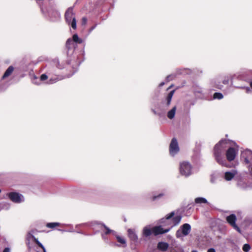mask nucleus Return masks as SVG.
<instances>
[{
    "mask_svg": "<svg viewBox=\"0 0 252 252\" xmlns=\"http://www.w3.org/2000/svg\"><path fill=\"white\" fill-rule=\"evenodd\" d=\"M175 215L174 212H171L167 214L165 218L161 219L159 223L163 226L166 227L165 228H169V231L175 226L177 225L181 221L182 216L178 215L174 217Z\"/></svg>",
    "mask_w": 252,
    "mask_h": 252,
    "instance_id": "obj_2",
    "label": "nucleus"
},
{
    "mask_svg": "<svg viewBox=\"0 0 252 252\" xmlns=\"http://www.w3.org/2000/svg\"><path fill=\"white\" fill-rule=\"evenodd\" d=\"M14 67L12 66H9L3 75L2 77V79H4L8 77L12 73Z\"/></svg>",
    "mask_w": 252,
    "mask_h": 252,
    "instance_id": "obj_21",
    "label": "nucleus"
},
{
    "mask_svg": "<svg viewBox=\"0 0 252 252\" xmlns=\"http://www.w3.org/2000/svg\"><path fill=\"white\" fill-rule=\"evenodd\" d=\"M192 92L195 96L201 98L203 96L202 89L197 85H193L192 88Z\"/></svg>",
    "mask_w": 252,
    "mask_h": 252,
    "instance_id": "obj_15",
    "label": "nucleus"
},
{
    "mask_svg": "<svg viewBox=\"0 0 252 252\" xmlns=\"http://www.w3.org/2000/svg\"><path fill=\"white\" fill-rule=\"evenodd\" d=\"M236 172L234 170L226 172L224 174V179L226 181L231 180L235 176Z\"/></svg>",
    "mask_w": 252,
    "mask_h": 252,
    "instance_id": "obj_18",
    "label": "nucleus"
},
{
    "mask_svg": "<svg viewBox=\"0 0 252 252\" xmlns=\"http://www.w3.org/2000/svg\"><path fill=\"white\" fill-rule=\"evenodd\" d=\"M191 166L188 162H183L180 164V172L185 177H188L191 174Z\"/></svg>",
    "mask_w": 252,
    "mask_h": 252,
    "instance_id": "obj_6",
    "label": "nucleus"
},
{
    "mask_svg": "<svg viewBox=\"0 0 252 252\" xmlns=\"http://www.w3.org/2000/svg\"><path fill=\"white\" fill-rule=\"evenodd\" d=\"M191 231V226L189 223H185L180 227V229L177 230L176 232L177 237H179L181 233L183 235H188Z\"/></svg>",
    "mask_w": 252,
    "mask_h": 252,
    "instance_id": "obj_9",
    "label": "nucleus"
},
{
    "mask_svg": "<svg viewBox=\"0 0 252 252\" xmlns=\"http://www.w3.org/2000/svg\"><path fill=\"white\" fill-rule=\"evenodd\" d=\"M220 177V174L218 173H214L211 175V182L212 183H215L217 179Z\"/></svg>",
    "mask_w": 252,
    "mask_h": 252,
    "instance_id": "obj_26",
    "label": "nucleus"
},
{
    "mask_svg": "<svg viewBox=\"0 0 252 252\" xmlns=\"http://www.w3.org/2000/svg\"><path fill=\"white\" fill-rule=\"evenodd\" d=\"M237 152L234 148L230 147L226 151V157L229 161H233L236 156Z\"/></svg>",
    "mask_w": 252,
    "mask_h": 252,
    "instance_id": "obj_14",
    "label": "nucleus"
},
{
    "mask_svg": "<svg viewBox=\"0 0 252 252\" xmlns=\"http://www.w3.org/2000/svg\"><path fill=\"white\" fill-rule=\"evenodd\" d=\"M60 225L59 222H49L46 224V226L50 228H54L56 226Z\"/></svg>",
    "mask_w": 252,
    "mask_h": 252,
    "instance_id": "obj_29",
    "label": "nucleus"
},
{
    "mask_svg": "<svg viewBox=\"0 0 252 252\" xmlns=\"http://www.w3.org/2000/svg\"><path fill=\"white\" fill-rule=\"evenodd\" d=\"M127 232L129 240L134 243H137L138 242V238L135 229L129 228L127 229Z\"/></svg>",
    "mask_w": 252,
    "mask_h": 252,
    "instance_id": "obj_13",
    "label": "nucleus"
},
{
    "mask_svg": "<svg viewBox=\"0 0 252 252\" xmlns=\"http://www.w3.org/2000/svg\"><path fill=\"white\" fill-rule=\"evenodd\" d=\"M179 151V148L177 139L172 138L169 146L170 154L172 156H174Z\"/></svg>",
    "mask_w": 252,
    "mask_h": 252,
    "instance_id": "obj_8",
    "label": "nucleus"
},
{
    "mask_svg": "<svg viewBox=\"0 0 252 252\" xmlns=\"http://www.w3.org/2000/svg\"><path fill=\"white\" fill-rule=\"evenodd\" d=\"M195 203L196 204L208 203L207 199L204 197H197L195 199Z\"/></svg>",
    "mask_w": 252,
    "mask_h": 252,
    "instance_id": "obj_25",
    "label": "nucleus"
},
{
    "mask_svg": "<svg viewBox=\"0 0 252 252\" xmlns=\"http://www.w3.org/2000/svg\"><path fill=\"white\" fill-rule=\"evenodd\" d=\"M176 77V75L174 74H171L166 76L165 80L166 82H169L173 80Z\"/></svg>",
    "mask_w": 252,
    "mask_h": 252,
    "instance_id": "obj_31",
    "label": "nucleus"
},
{
    "mask_svg": "<svg viewBox=\"0 0 252 252\" xmlns=\"http://www.w3.org/2000/svg\"><path fill=\"white\" fill-rule=\"evenodd\" d=\"M34 233V230H32L30 231H29L27 235V239L29 241L31 240V239H32L33 240H34V238H36L33 235V233Z\"/></svg>",
    "mask_w": 252,
    "mask_h": 252,
    "instance_id": "obj_28",
    "label": "nucleus"
},
{
    "mask_svg": "<svg viewBox=\"0 0 252 252\" xmlns=\"http://www.w3.org/2000/svg\"><path fill=\"white\" fill-rule=\"evenodd\" d=\"M43 252H46V250H45V251H43Z\"/></svg>",
    "mask_w": 252,
    "mask_h": 252,
    "instance_id": "obj_52",
    "label": "nucleus"
},
{
    "mask_svg": "<svg viewBox=\"0 0 252 252\" xmlns=\"http://www.w3.org/2000/svg\"><path fill=\"white\" fill-rule=\"evenodd\" d=\"M53 71V68H52L50 70H48L46 73L42 74L40 76V79L38 80V82L36 81V80H37V78L35 76L34 79H33L32 80L33 83L37 85H39L40 82L41 81H45L49 78V79L47 83L52 84L55 83L58 81L61 80L63 79V77L62 76H54Z\"/></svg>",
    "mask_w": 252,
    "mask_h": 252,
    "instance_id": "obj_3",
    "label": "nucleus"
},
{
    "mask_svg": "<svg viewBox=\"0 0 252 252\" xmlns=\"http://www.w3.org/2000/svg\"><path fill=\"white\" fill-rule=\"evenodd\" d=\"M112 246H119V245H117V244H116L115 243H112Z\"/></svg>",
    "mask_w": 252,
    "mask_h": 252,
    "instance_id": "obj_47",
    "label": "nucleus"
},
{
    "mask_svg": "<svg viewBox=\"0 0 252 252\" xmlns=\"http://www.w3.org/2000/svg\"><path fill=\"white\" fill-rule=\"evenodd\" d=\"M191 252H198L196 250H193L191 251Z\"/></svg>",
    "mask_w": 252,
    "mask_h": 252,
    "instance_id": "obj_49",
    "label": "nucleus"
},
{
    "mask_svg": "<svg viewBox=\"0 0 252 252\" xmlns=\"http://www.w3.org/2000/svg\"><path fill=\"white\" fill-rule=\"evenodd\" d=\"M250 86L252 88V81L250 82Z\"/></svg>",
    "mask_w": 252,
    "mask_h": 252,
    "instance_id": "obj_48",
    "label": "nucleus"
},
{
    "mask_svg": "<svg viewBox=\"0 0 252 252\" xmlns=\"http://www.w3.org/2000/svg\"><path fill=\"white\" fill-rule=\"evenodd\" d=\"M74 43L71 38H69L66 41V47L68 50L75 48Z\"/></svg>",
    "mask_w": 252,
    "mask_h": 252,
    "instance_id": "obj_22",
    "label": "nucleus"
},
{
    "mask_svg": "<svg viewBox=\"0 0 252 252\" xmlns=\"http://www.w3.org/2000/svg\"><path fill=\"white\" fill-rule=\"evenodd\" d=\"M186 70V69L184 68V69H181V68H179V69H177L176 71V73L175 74L176 75V76L177 75H180V74H182L184 73V71Z\"/></svg>",
    "mask_w": 252,
    "mask_h": 252,
    "instance_id": "obj_34",
    "label": "nucleus"
},
{
    "mask_svg": "<svg viewBox=\"0 0 252 252\" xmlns=\"http://www.w3.org/2000/svg\"><path fill=\"white\" fill-rule=\"evenodd\" d=\"M69 232H73V230H70V231H68Z\"/></svg>",
    "mask_w": 252,
    "mask_h": 252,
    "instance_id": "obj_50",
    "label": "nucleus"
},
{
    "mask_svg": "<svg viewBox=\"0 0 252 252\" xmlns=\"http://www.w3.org/2000/svg\"><path fill=\"white\" fill-rule=\"evenodd\" d=\"M163 195L164 194L163 193H159L157 195L154 196L153 197V200H156L157 199L161 197H162V196H163Z\"/></svg>",
    "mask_w": 252,
    "mask_h": 252,
    "instance_id": "obj_35",
    "label": "nucleus"
},
{
    "mask_svg": "<svg viewBox=\"0 0 252 252\" xmlns=\"http://www.w3.org/2000/svg\"><path fill=\"white\" fill-rule=\"evenodd\" d=\"M101 225L104 228V233L106 235H108L109 234L112 233L113 235L116 236V232L110 229L106 225H105L103 223H100Z\"/></svg>",
    "mask_w": 252,
    "mask_h": 252,
    "instance_id": "obj_20",
    "label": "nucleus"
},
{
    "mask_svg": "<svg viewBox=\"0 0 252 252\" xmlns=\"http://www.w3.org/2000/svg\"><path fill=\"white\" fill-rule=\"evenodd\" d=\"M207 252H216V251L214 248H210L208 250Z\"/></svg>",
    "mask_w": 252,
    "mask_h": 252,
    "instance_id": "obj_41",
    "label": "nucleus"
},
{
    "mask_svg": "<svg viewBox=\"0 0 252 252\" xmlns=\"http://www.w3.org/2000/svg\"><path fill=\"white\" fill-rule=\"evenodd\" d=\"M7 195L10 200L16 203H20L24 201L23 195L18 192H11L8 193Z\"/></svg>",
    "mask_w": 252,
    "mask_h": 252,
    "instance_id": "obj_7",
    "label": "nucleus"
},
{
    "mask_svg": "<svg viewBox=\"0 0 252 252\" xmlns=\"http://www.w3.org/2000/svg\"><path fill=\"white\" fill-rule=\"evenodd\" d=\"M71 39L73 40V42L75 43L81 44L83 42V40L80 38L77 34H73Z\"/></svg>",
    "mask_w": 252,
    "mask_h": 252,
    "instance_id": "obj_24",
    "label": "nucleus"
},
{
    "mask_svg": "<svg viewBox=\"0 0 252 252\" xmlns=\"http://www.w3.org/2000/svg\"><path fill=\"white\" fill-rule=\"evenodd\" d=\"M3 252H10V249L8 248H5Z\"/></svg>",
    "mask_w": 252,
    "mask_h": 252,
    "instance_id": "obj_44",
    "label": "nucleus"
},
{
    "mask_svg": "<svg viewBox=\"0 0 252 252\" xmlns=\"http://www.w3.org/2000/svg\"><path fill=\"white\" fill-rule=\"evenodd\" d=\"M216 86V87L218 88V89H221V87H222V85H220V84H216L215 85Z\"/></svg>",
    "mask_w": 252,
    "mask_h": 252,
    "instance_id": "obj_43",
    "label": "nucleus"
},
{
    "mask_svg": "<svg viewBox=\"0 0 252 252\" xmlns=\"http://www.w3.org/2000/svg\"><path fill=\"white\" fill-rule=\"evenodd\" d=\"M227 221L228 223L233 227L234 229L236 230L238 232H240L241 230L240 228L237 226L236 224V221L237 220L236 216L234 214H231L230 215L227 216L226 218Z\"/></svg>",
    "mask_w": 252,
    "mask_h": 252,
    "instance_id": "obj_10",
    "label": "nucleus"
},
{
    "mask_svg": "<svg viewBox=\"0 0 252 252\" xmlns=\"http://www.w3.org/2000/svg\"><path fill=\"white\" fill-rule=\"evenodd\" d=\"M34 242L39 247H40L43 251H45V248L44 246L38 240L37 238H34Z\"/></svg>",
    "mask_w": 252,
    "mask_h": 252,
    "instance_id": "obj_32",
    "label": "nucleus"
},
{
    "mask_svg": "<svg viewBox=\"0 0 252 252\" xmlns=\"http://www.w3.org/2000/svg\"><path fill=\"white\" fill-rule=\"evenodd\" d=\"M226 140H221L217 144L214 149V154L218 163L222 166H226V160L222 157L225 149L227 147Z\"/></svg>",
    "mask_w": 252,
    "mask_h": 252,
    "instance_id": "obj_1",
    "label": "nucleus"
},
{
    "mask_svg": "<svg viewBox=\"0 0 252 252\" xmlns=\"http://www.w3.org/2000/svg\"><path fill=\"white\" fill-rule=\"evenodd\" d=\"M241 88H243V89H246V91L247 93H249V92L251 91V89L249 87H241Z\"/></svg>",
    "mask_w": 252,
    "mask_h": 252,
    "instance_id": "obj_42",
    "label": "nucleus"
},
{
    "mask_svg": "<svg viewBox=\"0 0 252 252\" xmlns=\"http://www.w3.org/2000/svg\"><path fill=\"white\" fill-rule=\"evenodd\" d=\"M169 245L168 243L163 242H158L157 246V248L158 250L163 252L166 251Z\"/></svg>",
    "mask_w": 252,
    "mask_h": 252,
    "instance_id": "obj_19",
    "label": "nucleus"
},
{
    "mask_svg": "<svg viewBox=\"0 0 252 252\" xmlns=\"http://www.w3.org/2000/svg\"><path fill=\"white\" fill-rule=\"evenodd\" d=\"M152 111L154 113V114L158 115H159V116L160 115V113H157L155 110L152 109Z\"/></svg>",
    "mask_w": 252,
    "mask_h": 252,
    "instance_id": "obj_45",
    "label": "nucleus"
},
{
    "mask_svg": "<svg viewBox=\"0 0 252 252\" xmlns=\"http://www.w3.org/2000/svg\"><path fill=\"white\" fill-rule=\"evenodd\" d=\"M65 18L66 23L71 26L73 29H76V20L73 12V7L67 9L65 13Z\"/></svg>",
    "mask_w": 252,
    "mask_h": 252,
    "instance_id": "obj_5",
    "label": "nucleus"
},
{
    "mask_svg": "<svg viewBox=\"0 0 252 252\" xmlns=\"http://www.w3.org/2000/svg\"><path fill=\"white\" fill-rule=\"evenodd\" d=\"M59 230H61V231H64V230H61V229H59Z\"/></svg>",
    "mask_w": 252,
    "mask_h": 252,
    "instance_id": "obj_51",
    "label": "nucleus"
},
{
    "mask_svg": "<svg viewBox=\"0 0 252 252\" xmlns=\"http://www.w3.org/2000/svg\"><path fill=\"white\" fill-rule=\"evenodd\" d=\"M152 229H151L149 226H146L143 228L142 235L143 237H148L152 235Z\"/></svg>",
    "mask_w": 252,
    "mask_h": 252,
    "instance_id": "obj_17",
    "label": "nucleus"
},
{
    "mask_svg": "<svg viewBox=\"0 0 252 252\" xmlns=\"http://www.w3.org/2000/svg\"><path fill=\"white\" fill-rule=\"evenodd\" d=\"M223 84L226 85L229 83V79L228 77L225 78L222 81Z\"/></svg>",
    "mask_w": 252,
    "mask_h": 252,
    "instance_id": "obj_39",
    "label": "nucleus"
},
{
    "mask_svg": "<svg viewBox=\"0 0 252 252\" xmlns=\"http://www.w3.org/2000/svg\"><path fill=\"white\" fill-rule=\"evenodd\" d=\"M241 157L244 159L246 163L252 162V152L249 150H246L242 153Z\"/></svg>",
    "mask_w": 252,
    "mask_h": 252,
    "instance_id": "obj_12",
    "label": "nucleus"
},
{
    "mask_svg": "<svg viewBox=\"0 0 252 252\" xmlns=\"http://www.w3.org/2000/svg\"><path fill=\"white\" fill-rule=\"evenodd\" d=\"M96 24L94 25V26H92L89 30V32H92L96 27Z\"/></svg>",
    "mask_w": 252,
    "mask_h": 252,
    "instance_id": "obj_40",
    "label": "nucleus"
},
{
    "mask_svg": "<svg viewBox=\"0 0 252 252\" xmlns=\"http://www.w3.org/2000/svg\"><path fill=\"white\" fill-rule=\"evenodd\" d=\"M163 226L161 224L159 226H154L152 228L153 233L155 236L159 234H164L169 231V228H163Z\"/></svg>",
    "mask_w": 252,
    "mask_h": 252,
    "instance_id": "obj_11",
    "label": "nucleus"
},
{
    "mask_svg": "<svg viewBox=\"0 0 252 252\" xmlns=\"http://www.w3.org/2000/svg\"><path fill=\"white\" fill-rule=\"evenodd\" d=\"M106 234H105L104 233H102L101 234V236H102V239L106 242V243H108V239L106 237Z\"/></svg>",
    "mask_w": 252,
    "mask_h": 252,
    "instance_id": "obj_37",
    "label": "nucleus"
},
{
    "mask_svg": "<svg viewBox=\"0 0 252 252\" xmlns=\"http://www.w3.org/2000/svg\"><path fill=\"white\" fill-rule=\"evenodd\" d=\"M171 252H184L182 249H174L171 251Z\"/></svg>",
    "mask_w": 252,
    "mask_h": 252,
    "instance_id": "obj_38",
    "label": "nucleus"
},
{
    "mask_svg": "<svg viewBox=\"0 0 252 252\" xmlns=\"http://www.w3.org/2000/svg\"><path fill=\"white\" fill-rule=\"evenodd\" d=\"M164 84H165V83H164V82H161V83L159 84V87H161L163 86Z\"/></svg>",
    "mask_w": 252,
    "mask_h": 252,
    "instance_id": "obj_46",
    "label": "nucleus"
},
{
    "mask_svg": "<svg viewBox=\"0 0 252 252\" xmlns=\"http://www.w3.org/2000/svg\"><path fill=\"white\" fill-rule=\"evenodd\" d=\"M87 22V19L86 17H84L82 19V25H85Z\"/></svg>",
    "mask_w": 252,
    "mask_h": 252,
    "instance_id": "obj_36",
    "label": "nucleus"
},
{
    "mask_svg": "<svg viewBox=\"0 0 252 252\" xmlns=\"http://www.w3.org/2000/svg\"><path fill=\"white\" fill-rule=\"evenodd\" d=\"M1 192V190L0 189V193Z\"/></svg>",
    "mask_w": 252,
    "mask_h": 252,
    "instance_id": "obj_53",
    "label": "nucleus"
},
{
    "mask_svg": "<svg viewBox=\"0 0 252 252\" xmlns=\"http://www.w3.org/2000/svg\"><path fill=\"white\" fill-rule=\"evenodd\" d=\"M174 92V90L170 91V93L168 94L165 101L162 102L163 105L165 107H166V108H167L170 105Z\"/></svg>",
    "mask_w": 252,
    "mask_h": 252,
    "instance_id": "obj_16",
    "label": "nucleus"
},
{
    "mask_svg": "<svg viewBox=\"0 0 252 252\" xmlns=\"http://www.w3.org/2000/svg\"><path fill=\"white\" fill-rule=\"evenodd\" d=\"M251 249V246L248 244H245L244 245L242 249L245 252H248Z\"/></svg>",
    "mask_w": 252,
    "mask_h": 252,
    "instance_id": "obj_33",
    "label": "nucleus"
},
{
    "mask_svg": "<svg viewBox=\"0 0 252 252\" xmlns=\"http://www.w3.org/2000/svg\"><path fill=\"white\" fill-rule=\"evenodd\" d=\"M176 110V106H174L172 109L170 110L167 113V117L170 119H172L174 118L175 112Z\"/></svg>",
    "mask_w": 252,
    "mask_h": 252,
    "instance_id": "obj_23",
    "label": "nucleus"
},
{
    "mask_svg": "<svg viewBox=\"0 0 252 252\" xmlns=\"http://www.w3.org/2000/svg\"><path fill=\"white\" fill-rule=\"evenodd\" d=\"M41 10L45 17L49 18L52 21L57 20L60 16L59 12L53 6H50L45 9L41 8Z\"/></svg>",
    "mask_w": 252,
    "mask_h": 252,
    "instance_id": "obj_4",
    "label": "nucleus"
},
{
    "mask_svg": "<svg viewBox=\"0 0 252 252\" xmlns=\"http://www.w3.org/2000/svg\"><path fill=\"white\" fill-rule=\"evenodd\" d=\"M223 97V94L220 93H215L214 94V99H221Z\"/></svg>",
    "mask_w": 252,
    "mask_h": 252,
    "instance_id": "obj_30",
    "label": "nucleus"
},
{
    "mask_svg": "<svg viewBox=\"0 0 252 252\" xmlns=\"http://www.w3.org/2000/svg\"><path fill=\"white\" fill-rule=\"evenodd\" d=\"M119 243H120L121 244L125 245L124 247L126 246V240L123 238L122 237L119 235H118L116 234V236H115Z\"/></svg>",
    "mask_w": 252,
    "mask_h": 252,
    "instance_id": "obj_27",
    "label": "nucleus"
}]
</instances>
